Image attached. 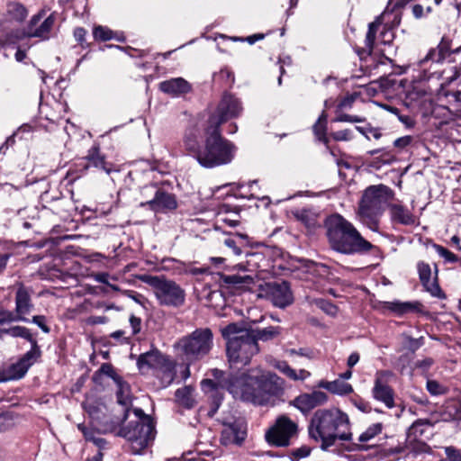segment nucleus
I'll return each mask as SVG.
<instances>
[{
  "mask_svg": "<svg viewBox=\"0 0 461 461\" xmlns=\"http://www.w3.org/2000/svg\"><path fill=\"white\" fill-rule=\"evenodd\" d=\"M212 379L202 381V388L210 393L212 401L209 415L213 416L223 400V393L227 390L235 399L264 405L271 397L283 393L284 380L271 372L258 371V374L226 373L218 368L211 370Z\"/></svg>",
  "mask_w": 461,
  "mask_h": 461,
  "instance_id": "obj_1",
  "label": "nucleus"
},
{
  "mask_svg": "<svg viewBox=\"0 0 461 461\" xmlns=\"http://www.w3.org/2000/svg\"><path fill=\"white\" fill-rule=\"evenodd\" d=\"M205 131L206 138L203 146L198 143L196 131L190 130L186 132L184 138L185 149L205 168L230 164L235 158L236 146L223 138L219 129L207 126Z\"/></svg>",
  "mask_w": 461,
  "mask_h": 461,
  "instance_id": "obj_2",
  "label": "nucleus"
},
{
  "mask_svg": "<svg viewBox=\"0 0 461 461\" xmlns=\"http://www.w3.org/2000/svg\"><path fill=\"white\" fill-rule=\"evenodd\" d=\"M308 433L312 439L321 442L322 450H328L337 440L352 439L348 415L337 408L317 410L311 418Z\"/></svg>",
  "mask_w": 461,
  "mask_h": 461,
  "instance_id": "obj_3",
  "label": "nucleus"
},
{
  "mask_svg": "<svg viewBox=\"0 0 461 461\" xmlns=\"http://www.w3.org/2000/svg\"><path fill=\"white\" fill-rule=\"evenodd\" d=\"M326 236L330 247L341 254H363L377 249L365 240L359 231L339 214H333L325 221Z\"/></svg>",
  "mask_w": 461,
  "mask_h": 461,
  "instance_id": "obj_4",
  "label": "nucleus"
},
{
  "mask_svg": "<svg viewBox=\"0 0 461 461\" xmlns=\"http://www.w3.org/2000/svg\"><path fill=\"white\" fill-rule=\"evenodd\" d=\"M221 335L227 340L226 351L232 369H240L249 365L259 351L253 333L238 323H230L222 328Z\"/></svg>",
  "mask_w": 461,
  "mask_h": 461,
  "instance_id": "obj_5",
  "label": "nucleus"
},
{
  "mask_svg": "<svg viewBox=\"0 0 461 461\" xmlns=\"http://www.w3.org/2000/svg\"><path fill=\"white\" fill-rule=\"evenodd\" d=\"M393 195V191L384 185H371L366 189L359 205V215L362 222L370 230H378V218Z\"/></svg>",
  "mask_w": 461,
  "mask_h": 461,
  "instance_id": "obj_6",
  "label": "nucleus"
},
{
  "mask_svg": "<svg viewBox=\"0 0 461 461\" xmlns=\"http://www.w3.org/2000/svg\"><path fill=\"white\" fill-rule=\"evenodd\" d=\"M451 50L450 41L443 37L436 49H431L423 59L419 60L418 68L421 73L420 78L429 80L436 77L437 78H441L444 81L443 84H450L456 79L460 73L455 66H449L448 68H445L442 72L438 70V67L445 58V55Z\"/></svg>",
  "mask_w": 461,
  "mask_h": 461,
  "instance_id": "obj_7",
  "label": "nucleus"
},
{
  "mask_svg": "<svg viewBox=\"0 0 461 461\" xmlns=\"http://www.w3.org/2000/svg\"><path fill=\"white\" fill-rule=\"evenodd\" d=\"M136 420L120 429L119 434L131 444L134 453L140 454L154 439L155 429L149 416L140 408L132 410Z\"/></svg>",
  "mask_w": 461,
  "mask_h": 461,
  "instance_id": "obj_8",
  "label": "nucleus"
},
{
  "mask_svg": "<svg viewBox=\"0 0 461 461\" xmlns=\"http://www.w3.org/2000/svg\"><path fill=\"white\" fill-rule=\"evenodd\" d=\"M140 280L152 287L154 295L160 305L178 308L185 303V292L175 281L150 275L142 276Z\"/></svg>",
  "mask_w": 461,
  "mask_h": 461,
  "instance_id": "obj_9",
  "label": "nucleus"
},
{
  "mask_svg": "<svg viewBox=\"0 0 461 461\" xmlns=\"http://www.w3.org/2000/svg\"><path fill=\"white\" fill-rule=\"evenodd\" d=\"M213 345V335L209 328H200L181 338L177 348L187 361H196L206 356Z\"/></svg>",
  "mask_w": 461,
  "mask_h": 461,
  "instance_id": "obj_10",
  "label": "nucleus"
},
{
  "mask_svg": "<svg viewBox=\"0 0 461 461\" xmlns=\"http://www.w3.org/2000/svg\"><path fill=\"white\" fill-rule=\"evenodd\" d=\"M298 423L287 415H279L265 433L266 441L274 447H286L297 438Z\"/></svg>",
  "mask_w": 461,
  "mask_h": 461,
  "instance_id": "obj_11",
  "label": "nucleus"
},
{
  "mask_svg": "<svg viewBox=\"0 0 461 461\" xmlns=\"http://www.w3.org/2000/svg\"><path fill=\"white\" fill-rule=\"evenodd\" d=\"M242 112V105L239 98L231 94L225 93L214 113H212L208 121V126L220 130L221 124L238 117Z\"/></svg>",
  "mask_w": 461,
  "mask_h": 461,
  "instance_id": "obj_12",
  "label": "nucleus"
},
{
  "mask_svg": "<svg viewBox=\"0 0 461 461\" xmlns=\"http://www.w3.org/2000/svg\"><path fill=\"white\" fill-rule=\"evenodd\" d=\"M394 378L395 374L391 370H377L375 374L372 396L375 401L383 402L388 409L395 406L394 391L389 384Z\"/></svg>",
  "mask_w": 461,
  "mask_h": 461,
  "instance_id": "obj_13",
  "label": "nucleus"
},
{
  "mask_svg": "<svg viewBox=\"0 0 461 461\" xmlns=\"http://www.w3.org/2000/svg\"><path fill=\"white\" fill-rule=\"evenodd\" d=\"M45 11L41 10L37 14H34L25 30L23 32L22 36H17V39L22 37L38 38L41 41H47L51 37V32L54 29L56 17L54 14H50L44 18Z\"/></svg>",
  "mask_w": 461,
  "mask_h": 461,
  "instance_id": "obj_14",
  "label": "nucleus"
},
{
  "mask_svg": "<svg viewBox=\"0 0 461 461\" xmlns=\"http://www.w3.org/2000/svg\"><path fill=\"white\" fill-rule=\"evenodd\" d=\"M264 296L275 306L285 308L294 302L293 293L288 282L273 281L267 283L262 288Z\"/></svg>",
  "mask_w": 461,
  "mask_h": 461,
  "instance_id": "obj_15",
  "label": "nucleus"
},
{
  "mask_svg": "<svg viewBox=\"0 0 461 461\" xmlns=\"http://www.w3.org/2000/svg\"><path fill=\"white\" fill-rule=\"evenodd\" d=\"M417 271L419 274L420 281L426 292L432 297L438 299H446V294L442 291L438 281V267L435 266L434 273H432L431 267L429 263L420 261L417 264Z\"/></svg>",
  "mask_w": 461,
  "mask_h": 461,
  "instance_id": "obj_16",
  "label": "nucleus"
},
{
  "mask_svg": "<svg viewBox=\"0 0 461 461\" xmlns=\"http://www.w3.org/2000/svg\"><path fill=\"white\" fill-rule=\"evenodd\" d=\"M221 444L225 447L241 446L247 437L246 427L240 420L222 421Z\"/></svg>",
  "mask_w": 461,
  "mask_h": 461,
  "instance_id": "obj_17",
  "label": "nucleus"
},
{
  "mask_svg": "<svg viewBox=\"0 0 461 461\" xmlns=\"http://www.w3.org/2000/svg\"><path fill=\"white\" fill-rule=\"evenodd\" d=\"M32 348L26 352L15 364L10 366V379H20L24 376L29 368L41 357V349L36 340L30 342Z\"/></svg>",
  "mask_w": 461,
  "mask_h": 461,
  "instance_id": "obj_18",
  "label": "nucleus"
},
{
  "mask_svg": "<svg viewBox=\"0 0 461 461\" xmlns=\"http://www.w3.org/2000/svg\"><path fill=\"white\" fill-rule=\"evenodd\" d=\"M328 395L321 391H313L311 393H302L290 402V404L306 414L317 406L324 404Z\"/></svg>",
  "mask_w": 461,
  "mask_h": 461,
  "instance_id": "obj_19",
  "label": "nucleus"
},
{
  "mask_svg": "<svg viewBox=\"0 0 461 461\" xmlns=\"http://www.w3.org/2000/svg\"><path fill=\"white\" fill-rule=\"evenodd\" d=\"M145 190L148 189H155L154 197L147 201L146 203L141 202L140 206L149 205L151 210L154 212H161L164 210H173L176 207V201L173 194L166 193L160 189H156L154 186L145 187Z\"/></svg>",
  "mask_w": 461,
  "mask_h": 461,
  "instance_id": "obj_20",
  "label": "nucleus"
},
{
  "mask_svg": "<svg viewBox=\"0 0 461 461\" xmlns=\"http://www.w3.org/2000/svg\"><path fill=\"white\" fill-rule=\"evenodd\" d=\"M159 89L172 96L186 94L191 90L190 84L182 77L171 78L159 84Z\"/></svg>",
  "mask_w": 461,
  "mask_h": 461,
  "instance_id": "obj_21",
  "label": "nucleus"
},
{
  "mask_svg": "<svg viewBox=\"0 0 461 461\" xmlns=\"http://www.w3.org/2000/svg\"><path fill=\"white\" fill-rule=\"evenodd\" d=\"M118 381L115 382L117 386L116 390V397L117 402L125 408L124 411V419H126L131 411V406L132 402V395L131 391V386L128 383L123 381V379L116 378Z\"/></svg>",
  "mask_w": 461,
  "mask_h": 461,
  "instance_id": "obj_22",
  "label": "nucleus"
},
{
  "mask_svg": "<svg viewBox=\"0 0 461 461\" xmlns=\"http://www.w3.org/2000/svg\"><path fill=\"white\" fill-rule=\"evenodd\" d=\"M421 303L419 302H384L383 309L389 310L395 314L402 316L409 312H420Z\"/></svg>",
  "mask_w": 461,
  "mask_h": 461,
  "instance_id": "obj_23",
  "label": "nucleus"
},
{
  "mask_svg": "<svg viewBox=\"0 0 461 461\" xmlns=\"http://www.w3.org/2000/svg\"><path fill=\"white\" fill-rule=\"evenodd\" d=\"M32 308L31 296L27 288L23 285H20L15 295V312L22 317H25L30 313Z\"/></svg>",
  "mask_w": 461,
  "mask_h": 461,
  "instance_id": "obj_24",
  "label": "nucleus"
},
{
  "mask_svg": "<svg viewBox=\"0 0 461 461\" xmlns=\"http://www.w3.org/2000/svg\"><path fill=\"white\" fill-rule=\"evenodd\" d=\"M391 219L393 222L402 225H412L415 223V216L410 210L401 204L389 205Z\"/></svg>",
  "mask_w": 461,
  "mask_h": 461,
  "instance_id": "obj_25",
  "label": "nucleus"
},
{
  "mask_svg": "<svg viewBox=\"0 0 461 461\" xmlns=\"http://www.w3.org/2000/svg\"><path fill=\"white\" fill-rule=\"evenodd\" d=\"M274 366L293 381H304L311 376L309 371L305 369L295 370L285 361H276Z\"/></svg>",
  "mask_w": 461,
  "mask_h": 461,
  "instance_id": "obj_26",
  "label": "nucleus"
},
{
  "mask_svg": "<svg viewBox=\"0 0 461 461\" xmlns=\"http://www.w3.org/2000/svg\"><path fill=\"white\" fill-rule=\"evenodd\" d=\"M381 25L380 18H376L369 23L368 31L365 40V47L358 52L359 55H371L375 48L376 32Z\"/></svg>",
  "mask_w": 461,
  "mask_h": 461,
  "instance_id": "obj_27",
  "label": "nucleus"
},
{
  "mask_svg": "<svg viewBox=\"0 0 461 461\" xmlns=\"http://www.w3.org/2000/svg\"><path fill=\"white\" fill-rule=\"evenodd\" d=\"M319 385L320 387L328 390L331 393L339 395L348 394L353 392L352 385L340 379H337L331 382L322 381Z\"/></svg>",
  "mask_w": 461,
  "mask_h": 461,
  "instance_id": "obj_28",
  "label": "nucleus"
},
{
  "mask_svg": "<svg viewBox=\"0 0 461 461\" xmlns=\"http://www.w3.org/2000/svg\"><path fill=\"white\" fill-rule=\"evenodd\" d=\"M161 362V355L157 351H149L141 354L137 361L140 370L157 367Z\"/></svg>",
  "mask_w": 461,
  "mask_h": 461,
  "instance_id": "obj_29",
  "label": "nucleus"
},
{
  "mask_svg": "<svg viewBox=\"0 0 461 461\" xmlns=\"http://www.w3.org/2000/svg\"><path fill=\"white\" fill-rule=\"evenodd\" d=\"M6 15L11 21L23 23L28 15V11L22 4L10 2L6 5Z\"/></svg>",
  "mask_w": 461,
  "mask_h": 461,
  "instance_id": "obj_30",
  "label": "nucleus"
},
{
  "mask_svg": "<svg viewBox=\"0 0 461 461\" xmlns=\"http://www.w3.org/2000/svg\"><path fill=\"white\" fill-rule=\"evenodd\" d=\"M444 420H461V403L449 401L446 403L443 412Z\"/></svg>",
  "mask_w": 461,
  "mask_h": 461,
  "instance_id": "obj_31",
  "label": "nucleus"
},
{
  "mask_svg": "<svg viewBox=\"0 0 461 461\" xmlns=\"http://www.w3.org/2000/svg\"><path fill=\"white\" fill-rule=\"evenodd\" d=\"M247 235L236 234L235 237H230L224 240V245L230 249L235 256H240L243 253L242 247L245 244Z\"/></svg>",
  "mask_w": 461,
  "mask_h": 461,
  "instance_id": "obj_32",
  "label": "nucleus"
},
{
  "mask_svg": "<svg viewBox=\"0 0 461 461\" xmlns=\"http://www.w3.org/2000/svg\"><path fill=\"white\" fill-rule=\"evenodd\" d=\"M222 280L227 285H232L239 288L249 286L254 283V278L249 275H228L223 276Z\"/></svg>",
  "mask_w": 461,
  "mask_h": 461,
  "instance_id": "obj_33",
  "label": "nucleus"
},
{
  "mask_svg": "<svg viewBox=\"0 0 461 461\" xmlns=\"http://www.w3.org/2000/svg\"><path fill=\"white\" fill-rule=\"evenodd\" d=\"M86 158L89 165L105 170L107 173L109 169L105 167L104 158L100 154V149L98 146H94L89 149Z\"/></svg>",
  "mask_w": 461,
  "mask_h": 461,
  "instance_id": "obj_34",
  "label": "nucleus"
},
{
  "mask_svg": "<svg viewBox=\"0 0 461 461\" xmlns=\"http://www.w3.org/2000/svg\"><path fill=\"white\" fill-rule=\"evenodd\" d=\"M249 331L253 333L255 342L258 343V340L267 341L274 339L279 334L280 329L278 327H267L265 329L249 330Z\"/></svg>",
  "mask_w": 461,
  "mask_h": 461,
  "instance_id": "obj_35",
  "label": "nucleus"
},
{
  "mask_svg": "<svg viewBox=\"0 0 461 461\" xmlns=\"http://www.w3.org/2000/svg\"><path fill=\"white\" fill-rule=\"evenodd\" d=\"M193 388L190 386H185L183 388L177 389L176 392V397L177 401L187 408H191L193 406L194 400L192 398Z\"/></svg>",
  "mask_w": 461,
  "mask_h": 461,
  "instance_id": "obj_36",
  "label": "nucleus"
},
{
  "mask_svg": "<svg viewBox=\"0 0 461 461\" xmlns=\"http://www.w3.org/2000/svg\"><path fill=\"white\" fill-rule=\"evenodd\" d=\"M5 333L10 335L13 338L25 339L29 342L35 340L30 330L23 326H14L9 329H5Z\"/></svg>",
  "mask_w": 461,
  "mask_h": 461,
  "instance_id": "obj_37",
  "label": "nucleus"
},
{
  "mask_svg": "<svg viewBox=\"0 0 461 461\" xmlns=\"http://www.w3.org/2000/svg\"><path fill=\"white\" fill-rule=\"evenodd\" d=\"M383 429V424L380 422L370 425L358 438L360 442H366L380 434Z\"/></svg>",
  "mask_w": 461,
  "mask_h": 461,
  "instance_id": "obj_38",
  "label": "nucleus"
},
{
  "mask_svg": "<svg viewBox=\"0 0 461 461\" xmlns=\"http://www.w3.org/2000/svg\"><path fill=\"white\" fill-rule=\"evenodd\" d=\"M78 429L82 431L85 438L88 441H92L99 448L104 447L106 441L103 438L95 437V432L90 429H87L82 424L78 425Z\"/></svg>",
  "mask_w": 461,
  "mask_h": 461,
  "instance_id": "obj_39",
  "label": "nucleus"
},
{
  "mask_svg": "<svg viewBox=\"0 0 461 461\" xmlns=\"http://www.w3.org/2000/svg\"><path fill=\"white\" fill-rule=\"evenodd\" d=\"M427 391L433 396L443 395L447 393V387L439 382L429 379L426 383Z\"/></svg>",
  "mask_w": 461,
  "mask_h": 461,
  "instance_id": "obj_40",
  "label": "nucleus"
},
{
  "mask_svg": "<svg viewBox=\"0 0 461 461\" xmlns=\"http://www.w3.org/2000/svg\"><path fill=\"white\" fill-rule=\"evenodd\" d=\"M14 321L27 322L28 319L26 317H22L21 315H18L16 312L14 313L13 312L7 310H0V325Z\"/></svg>",
  "mask_w": 461,
  "mask_h": 461,
  "instance_id": "obj_41",
  "label": "nucleus"
},
{
  "mask_svg": "<svg viewBox=\"0 0 461 461\" xmlns=\"http://www.w3.org/2000/svg\"><path fill=\"white\" fill-rule=\"evenodd\" d=\"M326 121L327 114L323 112L319 117L317 122L313 125V131L320 140H323L325 139Z\"/></svg>",
  "mask_w": 461,
  "mask_h": 461,
  "instance_id": "obj_42",
  "label": "nucleus"
},
{
  "mask_svg": "<svg viewBox=\"0 0 461 461\" xmlns=\"http://www.w3.org/2000/svg\"><path fill=\"white\" fill-rule=\"evenodd\" d=\"M314 303L330 316H335L338 313V307L325 299H316Z\"/></svg>",
  "mask_w": 461,
  "mask_h": 461,
  "instance_id": "obj_43",
  "label": "nucleus"
},
{
  "mask_svg": "<svg viewBox=\"0 0 461 461\" xmlns=\"http://www.w3.org/2000/svg\"><path fill=\"white\" fill-rule=\"evenodd\" d=\"M95 40L109 41L113 38V32L110 29L104 26H96L93 32Z\"/></svg>",
  "mask_w": 461,
  "mask_h": 461,
  "instance_id": "obj_44",
  "label": "nucleus"
},
{
  "mask_svg": "<svg viewBox=\"0 0 461 461\" xmlns=\"http://www.w3.org/2000/svg\"><path fill=\"white\" fill-rule=\"evenodd\" d=\"M311 451L312 449L310 447L302 446L298 448L293 449L289 454V457L292 461H299L302 458L309 456Z\"/></svg>",
  "mask_w": 461,
  "mask_h": 461,
  "instance_id": "obj_45",
  "label": "nucleus"
},
{
  "mask_svg": "<svg viewBox=\"0 0 461 461\" xmlns=\"http://www.w3.org/2000/svg\"><path fill=\"white\" fill-rule=\"evenodd\" d=\"M434 249L436 250V252L441 257L443 258L447 262H456L458 261V258L457 256H456L454 253H452L450 250H448L447 249L440 246V245H437L435 244L434 245Z\"/></svg>",
  "mask_w": 461,
  "mask_h": 461,
  "instance_id": "obj_46",
  "label": "nucleus"
},
{
  "mask_svg": "<svg viewBox=\"0 0 461 461\" xmlns=\"http://www.w3.org/2000/svg\"><path fill=\"white\" fill-rule=\"evenodd\" d=\"M14 425V416L10 412L0 413V432L5 431Z\"/></svg>",
  "mask_w": 461,
  "mask_h": 461,
  "instance_id": "obj_47",
  "label": "nucleus"
},
{
  "mask_svg": "<svg viewBox=\"0 0 461 461\" xmlns=\"http://www.w3.org/2000/svg\"><path fill=\"white\" fill-rule=\"evenodd\" d=\"M356 129H357V131H358L361 134H363L367 139H369V134H371L376 140L381 138V136H382L379 130L374 129L370 126H366V127L357 126Z\"/></svg>",
  "mask_w": 461,
  "mask_h": 461,
  "instance_id": "obj_48",
  "label": "nucleus"
},
{
  "mask_svg": "<svg viewBox=\"0 0 461 461\" xmlns=\"http://www.w3.org/2000/svg\"><path fill=\"white\" fill-rule=\"evenodd\" d=\"M99 372L111 377L114 381V383L118 381L116 378H121V376L118 375L114 371L113 366L108 363L103 364L99 369Z\"/></svg>",
  "mask_w": 461,
  "mask_h": 461,
  "instance_id": "obj_49",
  "label": "nucleus"
},
{
  "mask_svg": "<svg viewBox=\"0 0 461 461\" xmlns=\"http://www.w3.org/2000/svg\"><path fill=\"white\" fill-rule=\"evenodd\" d=\"M413 140V138L410 135L402 136L396 139L393 141V146L398 149H404L406 147L410 146Z\"/></svg>",
  "mask_w": 461,
  "mask_h": 461,
  "instance_id": "obj_50",
  "label": "nucleus"
},
{
  "mask_svg": "<svg viewBox=\"0 0 461 461\" xmlns=\"http://www.w3.org/2000/svg\"><path fill=\"white\" fill-rule=\"evenodd\" d=\"M445 453L450 461H461V450H458L454 447H447L445 448Z\"/></svg>",
  "mask_w": 461,
  "mask_h": 461,
  "instance_id": "obj_51",
  "label": "nucleus"
},
{
  "mask_svg": "<svg viewBox=\"0 0 461 461\" xmlns=\"http://www.w3.org/2000/svg\"><path fill=\"white\" fill-rule=\"evenodd\" d=\"M174 376H175L174 366L172 365H168V366H165V368L163 370L162 380L167 384H170L174 380Z\"/></svg>",
  "mask_w": 461,
  "mask_h": 461,
  "instance_id": "obj_52",
  "label": "nucleus"
},
{
  "mask_svg": "<svg viewBox=\"0 0 461 461\" xmlns=\"http://www.w3.org/2000/svg\"><path fill=\"white\" fill-rule=\"evenodd\" d=\"M32 322L36 324L44 333L50 332V328L45 324V317L43 315H36L32 318Z\"/></svg>",
  "mask_w": 461,
  "mask_h": 461,
  "instance_id": "obj_53",
  "label": "nucleus"
},
{
  "mask_svg": "<svg viewBox=\"0 0 461 461\" xmlns=\"http://www.w3.org/2000/svg\"><path fill=\"white\" fill-rule=\"evenodd\" d=\"M337 122H360L363 120L356 115H350V114H340L337 119Z\"/></svg>",
  "mask_w": 461,
  "mask_h": 461,
  "instance_id": "obj_54",
  "label": "nucleus"
},
{
  "mask_svg": "<svg viewBox=\"0 0 461 461\" xmlns=\"http://www.w3.org/2000/svg\"><path fill=\"white\" fill-rule=\"evenodd\" d=\"M336 140H348L351 139V131L349 130L339 131L333 133Z\"/></svg>",
  "mask_w": 461,
  "mask_h": 461,
  "instance_id": "obj_55",
  "label": "nucleus"
},
{
  "mask_svg": "<svg viewBox=\"0 0 461 461\" xmlns=\"http://www.w3.org/2000/svg\"><path fill=\"white\" fill-rule=\"evenodd\" d=\"M288 353L290 355H298V356H302V357H306L308 358L312 357V350H310L308 348H299V349L292 348V349L288 350Z\"/></svg>",
  "mask_w": 461,
  "mask_h": 461,
  "instance_id": "obj_56",
  "label": "nucleus"
},
{
  "mask_svg": "<svg viewBox=\"0 0 461 461\" xmlns=\"http://www.w3.org/2000/svg\"><path fill=\"white\" fill-rule=\"evenodd\" d=\"M433 365V359L427 357L422 360H418L415 366L422 370H428Z\"/></svg>",
  "mask_w": 461,
  "mask_h": 461,
  "instance_id": "obj_57",
  "label": "nucleus"
},
{
  "mask_svg": "<svg viewBox=\"0 0 461 461\" xmlns=\"http://www.w3.org/2000/svg\"><path fill=\"white\" fill-rule=\"evenodd\" d=\"M422 345V338H408V348L411 351L417 350Z\"/></svg>",
  "mask_w": 461,
  "mask_h": 461,
  "instance_id": "obj_58",
  "label": "nucleus"
},
{
  "mask_svg": "<svg viewBox=\"0 0 461 461\" xmlns=\"http://www.w3.org/2000/svg\"><path fill=\"white\" fill-rule=\"evenodd\" d=\"M86 34V31L82 27H77L74 30V37H75L76 41H78L79 43L84 42Z\"/></svg>",
  "mask_w": 461,
  "mask_h": 461,
  "instance_id": "obj_59",
  "label": "nucleus"
},
{
  "mask_svg": "<svg viewBox=\"0 0 461 461\" xmlns=\"http://www.w3.org/2000/svg\"><path fill=\"white\" fill-rule=\"evenodd\" d=\"M130 323L132 328V333L133 334L138 333L140 330V319L134 315H131L130 317Z\"/></svg>",
  "mask_w": 461,
  "mask_h": 461,
  "instance_id": "obj_60",
  "label": "nucleus"
},
{
  "mask_svg": "<svg viewBox=\"0 0 461 461\" xmlns=\"http://www.w3.org/2000/svg\"><path fill=\"white\" fill-rule=\"evenodd\" d=\"M393 39V33L390 30H385L381 33V42L390 44Z\"/></svg>",
  "mask_w": 461,
  "mask_h": 461,
  "instance_id": "obj_61",
  "label": "nucleus"
},
{
  "mask_svg": "<svg viewBox=\"0 0 461 461\" xmlns=\"http://www.w3.org/2000/svg\"><path fill=\"white\" fill-rule=\"evenodd\" d=\"M299 218L301 221H304L306 225L309 227H312L315 225V220L313 218H310L306 211H303L300 213Z\"/></svg>",
  "mask_w": 461,
  "mask_h": 461,
  "instance_id": "obj_62",
  "label": "nucleus"
},
{
  "mask_svg": "<svg viewBox=\"0 0 461 461\" xmlns=\"http://www.w3.org/2000/svg\"><path fill=\"white\" fill-rule=\"evenodd\" d=\"M14 134L8 137L5 142L0 147V154H5V150L9 148V146H13L14 144Z\"/></svg>",
  "mask_w": 461,
  "mask_h": 461,
  "instance_id": "obj_63",
  "label": "nucleus"
},
{
  "mask_svg": "<svg viewBox=\"0 0 461 461\" xmlns=\"http://www.w3.org/2000/svg\"><path fill=\"white\" fill-rule=\"evenodd\" d=\"M359 361V354L357 352H353L349 355L348 358V367H353Z\"/></svg>",
  "mask_w": 461,
  "mask_h": 461,
  "instance_id": "obj_64",
  "label": "nucleus"
}]
</instances>
